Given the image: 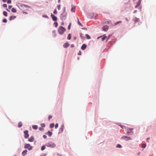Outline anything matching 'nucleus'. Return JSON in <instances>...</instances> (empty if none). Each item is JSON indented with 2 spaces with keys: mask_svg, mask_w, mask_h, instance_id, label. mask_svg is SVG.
I'll list each match as a JSON object with an SVG mask.
<instances>
[{
  "mask_svg": "<svg viewBox=\"0 0 156 156\" xmlns=\"http://www.w3.org/2000/svg\"><path fill=\"white\" fill-rule=\"evenodd\" d=\"M66 30V29L62 26L60 27L58 30L59 34L61 35H62Z\"/></svg>",
  "mask_w": 156,
  "mask_h": 156,
  "instance_id": "obj_1",
  "label": "nucleus"
},
{
  "mask_svg": "<svg viewBox=\"0 0 156 156\" xmlns=\"http://www.w3.org/2000/svg\"><path fill=\"white\" fill-rule=\"evenodd\" d=\"M45 145L48 147L51 148H54L55 146V144L51 142H49L46 143Z\"/></svg>",
  "mask_w": 156,
  "mask_h": 156,
  "instance_id": "obj_2",
  "label": "nucleus"
},
{
  "mask_svg": "<svg viewBox=\"0 0 156 156\" xmlns=\"http://www.w3.org/2000/svg\"><path fill=\"white\" fill-rule=\"evenodd\" d=\"M24 147L25 148L29 150H30L32 149V147L29 144H26Z\"/></svg>",
  "mask_w": 156,
  "mask_h": 156,
  "instance_id": "obj_3",
  "label": "nucleus"
},
{
  "mask_svg": "<svg viewBox=\"0 0 156 156\" xmlns=\"http://www.w3.org/2000/svg\"><path fill=\"white\" fill-rule=\"evenodd\" d=\"M24 138L26 139L29 136V134H28V131L27 130H25L24 131Z\"/></svg>",
  "mask_w": 156,
  "mask_h": 156,
  "instance_id": "obj_4",
  "label": "nucleus"
},
{
  "mask_svg": "<svg viewBox=\"0 0 156 156\" xmlns=\"http://www.w3.org/2000/svg\"><path fill=\"white\" fill-rule=\"evenodd\" d=\"M64 128V124H62L61 126V127L59 129V133H62L63 132Z\"/></svg>",
  "mask_w": 156,
  "mask_h": 156,
  "instance_id": "obj_5",
  "label": "nucleus"
},
{
  "mask_svg": "<svg viewBox=\"0 0 156 156\" xmlns=\"http://www.w3.org/2000/svg\"><path fill=\"white\" fill-rule=\"evenodd\" d=\"M141 0H139L136 3V5L135 6V8H136L137 7L139 6L141 3Z\"/></svg>",
  "mask_w": 156,
  "mask_h": 156,
  "instance_id": "obj_6",
  "label": "nucleus"
},
{
  "mask_svg": "<svg viewBox=\"0 0 156 156\" xmlns=\"http://www.w3.org/2000/svg\"><path fill=\"white\" fill-rule=\"evenodd\" d=\"M102 28L103 31H107L108 30V27L107 26H105L103 27Z\"/></svg>",
  "mask_w": 156,
  "mask_h": 156,
  "instance_id": "obj_7",
  "label": "nucleus"
},
{
  "mask_svg": "<svg viewBox=\"0 0 156 156\" xmlns=\"http://www.w3.org/2000/svg\"><path fill=\"white\" fill-rule=\"evenodd\" d=\"M51 16L53 20L54 21H56L57 20V17L55 16L54 15L51 14Z\"/></svg>",
  "mask_w": 156,
  "mask_h": 156,
  "instance_id": "obj_8",
  "label": "nucleus"
},
{
  "mask_svg": "<svg viewBox=\"0 0 156 156\" xmlns=\"http://www.w3.org/2000/svg\"><path fill=\"white\" fill-rule=\"evenodd\" d=\"M133 129H131L130 128H127V133L129 134L130 133H133V131H132V130Z\"/></svg>",
  "mask_w": 156,
  "mask_h": 156,
  "instance_id": "obj_9",
  "label": "nucleus"
},
{
  "mask_svg": "<svg viewBox=\"0 0 156 156\" xmlns=\"http://www.w3.org/2000/svg\"><path fill=\"white\" fill-rule=\"evenodd\" d=\"M34 140V138L33 136L30 137L28 139V141L30 142H33Z\"/></svg>",
  "mask_w": 156,
  "mask_h": 156,
  "instance_id": "obj_10",
  "label": "nucleus"
},
{
  "mask_svg": "<svg viewBox=\"0 0 156 156\" xmlns=\"http://www.w3.org/2000/svg\"><path fill=\"white\" fill-rule=\"evenodd\" d=\"M69 45V44L68 43H66L64 44L63 45V47L64 48H67Z\"/></svg>",
  "mask_w": 156,
  "mask_h": 156,
  "instance_id": "obj_11",
  "label": "nucleus"
},
{
  "mask_svg": "<svg viewBox=\"0 0 156 156\" xmlns=\"http://www.w3.org/2000/svg\"><path fill=\"white\" fill-rule=\"evenodd\" d=\"M87 47V45L85 44H83L81 48L83 50H84Z\"/></svg>",
  "mask_w": 156,
  "mask_h": 156,
  "instance_id": "obj_12",
  "label": "nucleus"
},
{
  "mask_svg": "<svg viewBox=\"0 0 156 156\" xmlns=\"http://www.w3.org/2000/svg\"><path fill=\"white\" fill-rule=\"evenodd\" d=\"M27 150H25L22 152V154L23 156H25L27 154Z\"/></svg>",
  "mask_w": 156,
  "mask_h": 156,
  "instance_id": "obj_13",
  "label": "nucleus"
},
{
  "mask_svg": "<svg viewBox=\"0 0 156 156\" xmlns=\"http://www.w3.org/2000/svg\"><path fill=\"white\" fill-rule=\"evenodd\" d=\"M122 138H125V139L126 140H131V139L130 137H129L127 136H124L122 137Z\"/></svg>",
  "mask_w": 156,
  "mask_h": 156,
  "instance_id": "obj_14",
  "label": "nucleus"
},
{
  "mask_svg": "<svg viewBox=\"0 0 156 156\" xmlns=\"http://www.w3.org/2000/svg\"><path fill=\"white\" fill-rule=\"evenodd\" d=\"M105 39H106L107 41L108 39V38L106 36H104L101 39V40L102 41H104Z\"/></svg>",
  "mask_w": 156,
  "mask_h": 156,
  "instance_id": "obj_15",
  "label": "nucleus"
},
{
  "mask_svg": "<svg viewBox=\"0 0 156 156\" xmlns=\"http://www.w3.org/2000/svg\"><path fill=\"white\" fill-rule=\"evenodd\" d=\"M16 17V16H11L9 17V20H13Z\"/></svg>",
  "mask_w": 156,
  "mask_h": 156,
  "instance_id": "obj_16",
  "label": "nucleus"
},
{
  "mask_svg": "<svg viewBox=\"0 0 156 156\" xmlns=\"http://www.w3.org/2000/svg\"><path fill=\"white\" fill-rule=\"evenodd\" d=\"M47 134H48V136H51V135H52V133L49 131H48Z\"/></svg>",
  "mask_w": 156,
  "mask_h": 156,
  "instance_id": "obj_17",
  "label": "nucleus"
},
{
  "mask_svg": "<svg viewBox=\"0 0 156 156\" xmlns=\"http://www.w3.org/2000/svg\"><path fill=\"white\" fill-rule=\"evenodd\" d=\"M11 11L13 12H16V9L14 8H12L11 9Z\"/></svg>",
  "mask_w": 156,
  "mask_h": 156,
  "instance_id": "obj_18",
  "label": "nucleus"
},
{
  "mask_svg": "<svg viewBox=\"0 0 156 156\" xmlns=\"http://www.w3.org/2000/svg\"><path fill=\"white\" fill-rule=\"evenodd\" d=\"M32 128L34 129H36L38 128V126L37 125H34L33 126Z\"/></svg>",
  "mask_w": 156,
  "mask_h": 156,
  "instance_id": "obj_19",
  "label": "nucleus"
},
{
  "mask_svg": "<svg viewBox=\"0 0 156 156\" xmlns=\"http://www.w3.org/2000/svg\"><path fill=\"white\" fill-rule=\"evenodd\" d=\"M75 7H73L71 9V11L72 12H75Z\"/></svg>",
  "mask_w": 156,
  "mask_h": 156,
  "instance_id": "obj_20",
  "label": "nucleus"
},
{
  "mask_svg": "<svg viewBox=\"0 0 156 156\" xmlns=\"http://www.w3.org/2000/svg\"><path fill=\"white\" fill-rule=\"evenodd\" d=\"M54 126V123H51L50 125V128H53Z\"/></svg>",
  "mask_w": 156,
  "mask_h": 156,
  "instance_id": "obj_21",
  "label": "nucleus"
},
{
  "mask_svg": "<svg viewBox=\"0 0 156 156\" xmlns=\"http://www.w3.org/2000/svg\"><path fill=\"white\" fill-rule=\"evenodd\" d=\"M45 147L44 145H43L41 147V150L42 151H43L45 149Z\"/></svg>",
  "mask_w": 156,
  "mask_h": 156,
  "instance_id": "obj_22",
  "label": "nucleus"
},
{
  "mask_svg": "<svg viewBox=\"0 0 156 156\" xmlns=\"http://www.w3.org/2000/svg\"><path fill=\"white\" fill-rule=\"evenodd\" d=\"M71 38V34H69L68 35V37H67V39L68 40H70Z\"/></svg>",
  "mask_w": 156,
  "mask_h": 156,
  "instance_id": "obj_23",
  "label": "nucleus"
},
{
  "mask_svg": "<svg viewBox=\"0 0 156 156\" xmlns=\"http://www.w3.org/2000/svg\"><path fill=\"white\" fill-rule=\"evenodd\" d=\"M3 14L5 16H7L8 13L6 11H4L3 12Z\"/></svg>",
  "mask_w": 156,
  "mask_h": 156,
  "instance_id": "obj_24",
  "label": "nucleus"
},
{
  "mask_svg": "<svg viewBox=\"0 0 156 156\" xmlns=\"http://www.w3.org/2000/svg\"><path fill=\"white\" fill-rule=\"evenodd\" d=\"M77 20H78V24L80 26H83V25L82 24L80 23V22L79 20V19L78 18H77Z\"/></svg>",
  "mask_w": 156,
  "mask_h": 156,
  "instance_id": "obj_25",
  "label": "nucleus"
},
{
  "mask_svg": "<svg viewBox=\"0 0 156 156\" xmlns=\"http://www.w3.org/2000/svg\"><path fill=\"white\" fill-rule=\"evenodd\" d=\"M22 126V123L21 122H19L18 124V127L19 128H20Z\"/></svg>",
  "mask_w": 156,
  "mask_h": 156,
  "instance_id": "obj_26",
  "label": "nucleus"
},
{
  "mask_svg": "<svg viewBox=\"0 0 156 156\" xmlns=\"http://www.w3.org/2000/svg\"><path fill=\"white\" fill-rule=\"evenodd\" d=\"M142 147L143 148H145L146 147V144H142Z\"/></svg>",
  "mask_w": 156,
  "mask_h": 156,
  "instance_id": "obj_27",
  "label": "nucleus"
},
{
  "mask_svg": "<svg viewBox=\"0 0 156 156\" xmlns=\"http://www.w3.org/2000/svg\"><path fill=\"white\" fill-rule=\"evenodd\" d=\"M85 36H86V37L87 38V39H90V37L87 34H86Z\"/></svg>",
  "mask_w": 156,
  "mask_h": 156,
  "instance_id": "obj_28",
  "label": "nucleus"
},
{
  "mask_svg": "<svg viewBox=\"0 0 156 156\" xmlns=\"http://www.w3.org/2000/svg\"><path fill=\"white\" fill-rule=\"evenodd\" d=\"M7 22V20L5 19H4L2 20V22L3 23H6Z\"/></svg>",
  "mask_w": 156,
  "mask_h": 156,
  "instance_id": "obj_29",
  "label": "nucleus"
},
{
  "mask_svg": "<svg viewBox=\"0 0 156 156\" xmlns=\"http://www.w3.org/2000/svg\"><path fill=\"white\" fill-rule=\"evenodd\" d=\"M116 147H119V148H121L122 147V146L119 144H118L116 146Z\"/></svg>",
  "mask_w": 156,
  "mask_h": 156,
  "instance_id": "obj_30",
  "label": "nucleus"
},
{
  "mask_svg": "<svg viewBox=\"0 0 156 156\" xmlns=\"http://www.w3.org/2000/svg\"><path fill=\"white\" fill-rule=\"evenodd\" d=\"M53 13L54 14H57V10H56V9H55L54 11V12H53Z\"/></svg>",
  "mask_w": 156,
  "mask_h": 156,
  "instance_id": "obj_31",
  "label": "nucleus"
},
{
  "mask_svg": "<svg viewBox=\"0 0 156 156\" xmlns=\"http://www.w3.org/2000/svg\"><path fill=\"white\" fill-rule=\"evenodd\" d=\"M54 24L55 25V27H57L58 26V23L57 22H55L54 23Z\"/></svg>",
  "mask_w": 156,
  "mask_h": 156,
  "instance_id": "obj_32",
  "label": "nucleus"
},
{
  "mask_svg": "<svg viewBox=\"0 0 156 156\" xmlns=\"http://www.w3.org/2000/svg\"><path fill=\"white\" fill-rule=\"evenodd\" d=\"M58 123H56L55 124V128L57 129L58 127Z\"/></svg>",
  "mask_w": 156,
  "mask_h": 156,
  "instance_id": "obj_33",
  "label": "nucleus"
},
{
  "mask_svg": "<svg viewBox=\"0 0 156 156\" xmlns=\"http://www.w3.org/2000/svg\"><path fill=\"white\" fill-rule=\"evenodd\" d=\"M7 3L8 4H10L11 3V0H8L7 1Z\"/></svg>",
  "mask_w": 156,
  "mask_h": 156,
  "instance_id": "obj_34",
  "label": "nucleus"
},
{
  "mask_svg": "<svg viewBox=\"0 0 156 156\" xmlns=\"http://www.w3.org/2000/svg\"><path fill=\"white\" fill-rule=\"evenodd\" d=\"M71 23H70L69 25L68 26V29L69 30H70V27H71Z\"/></svg>",
  "mask_w": 156,
  "mask_h": 156,
  "instance_id": "obj_35",
  "label": "nucleus"
},
{
  "mask_svg": "<svg viewBox=\"0 0 156 156\" xmlns=\"http://www.w3.org/2000/svg\"><path fill=\"white\" fill-rule=\"evenodd\" d=\"M41 126L42 127H44L45 126V125L44 123H42V124H41Z\"/></svg>",
  "mask_w": 156,
  "mask_h": 156,
  "instance_id": "obj_36",
  "label": "nucleus"
},
{
  "mask_svg": "<svg viewBox=\"0 0 156 156\" xmlns=\"http://www.w3.org/2000/svg\"><path fill=\"white\" fill-rule=\"evenodd\" d=\"M42 16H43V17H44L45 18H48V16L46 15H43Z\"/></svg>",
  "mask_w": 156,
  "mask_h": 156,
  "instance_id": "obj_37",
  "label": "nucleus"
},
{
  "mask_svg": "<svg viewBox=\"0 0 156 156\" xmlns=\"http://www.w3.org/2000/svg\"><path fill=\"white\" fill-rule=\"evenodd\" d=\"M121 22H122L121 21H119L115 23V25H117V24H118V23H121Z\"/></svg>",
  "mask_w": 156,
  "mask_h": 156,
  "instance_id": "obj_38",
  "label": "nucleus"
},
{
  "mask_svg": "<svg viewBox=\"0 0 156 156\" xmlns=\"http://www.w3.org/2000/svg\"><path fill=\"white\" fill-rule=\"evenodd\" d=\"M57 7L58 9L59 10L60 9V5H58L57 6Z\"/></svg>",
  "mask_w": 156,
  "mask_h": 156,
  "instance_id": "obj_39",
  "label": "nucleus"
},
{
  "mask_svg": "<svg viewBox=\"0 0 156 156\" xmlns=\"http://www.w3.org/2000/svg\"><path fill=\"white\" fill-rule=\"evenodd\" d=\"M3 7H7V5L5 4H3Z\"/></svg>",
  "mask_w": 156,
  "mask_h": 156,
  "instance_id": "obj_40",
  "label": "nucleus"
},
{
  "mask_svg": "<svg viewBox=\"0 0 156 156\" xmlns=\"http://www.w3.org/2000/svg\"><path fill=\"white\" fill-rule=\"evenodd\" d=\"M52 117V116L51 115H49L48 117V120H50L51 119Z\"/></svg>",
  "mask_w": 156,
  "mask_h": 156,
  "instance_id": "obj_41",
  "label": "nucleus"
},
{
  "mask_svg": "<svg viewBox=\"0 0 156 156\" xmlns=\"http://www.w3.org/2000/svg\"><path fill=\"white\" fill-rule=\"evenodd\" d=\"M43 137L44 139H46L47 138V136L45 135H44L43 136Z\"/></svg>",
  "mask_w": 156,
  "mask_h": 156,
  "instance_id": "obj_42",
  "label": "nucleus"
},
{
  "mask_svg": "<svg viewBox=\"0 0 156 156\" xmlns=\"http://www.w3.org/2000/svg\"><path fill=\"white\" fill-rule=\"evenodd\" d=\"M39 129L41 131H42V130H44V129L43 128L40 127L39 128Z\"/></svg>",
  "mask_w": 156,
  "mask_h": 156,
  "instance_id": "obj_43",
  "label": "nucleus"
},
{
  "mask_svg": "<svg viewBox=\"0 0 156 156\" xmlns=\"http://www.w3.org/2000/svg\"><path fill=\"white\" fill-rule=\"evenodd\" d=\"M24 7H26V8H29V7L27 5H24Z\"/></svg>",
  "mask_w": 156,
  "mask_h": 156,
  "instance_id": "obj_44",
  "label": "nucleus"
},
{
  "mask_svg": "<svg viewBox=\"0 0 156 156\" xmlns=\"http://www.w3.org/2000/svg\"><path fill=\"white\" fill-rule=\"evenodd\" d=\"M12 5H9V6L8 8L9 9H11V8H12Z\"/></svg>",
  "mask_w": 156,
  "mask_h": 156,
  "instance_id": "obj_45",
  "label": "nucleus"
},
{
  "mask_svg": "<svg viewBox=\"0 0 156 156\" xmlns=\"http://www.w3.org/2000/svg\"><path fill=\"white\" fill-rule=\"evenodd\" d=\"M78 54L79 55H81V52L80 51V52Z\"/></svg>",
  "mask_w": 156,
  "mask_h": 156,
  "instance_id": "obj_46",
  "label": "nucleus"
},
{
  "mask_svg": "<svg viewBox=\"0 0 156 156\" xmlns=\"http://www.w3.org/2000/svg\"><path fill=\"white\" fill-rule=\"evenodd\" d=\"M150 139V138H148L147 139V141L148 142V140L149 139Z\"/></svg>",
  "mask_w": 156,
  "mask_h": 156,
  "instance_id": "obj_47",
  "label": "nucleus"
},
{
  "mask_svg": "<svg viewBox=\"0 0 156 156\" xmlns=\"http://www.w3.org/2000/svg\"><path fill=\"white\" fill-rule=\"evenodd\" d=\"M3 2H5L7 0H2Z\"/></svg>",
  "mask_w": 156,
  "mask_h": 156,
  "instance_id": "obj_48",
  "label": "nucleus"
},
{
  "mask_svg": "<svg viewBox=\"0 0 156 156\" xmlns=\"http://www.w3.org/2000/svg\"><path fill=\"white\" fill-rule=\"evenodd\" d=\"M53 33V34H55V31H53V32H52Z\"/></svg>",
  "mask_w": 156,
  "mask_h": 156,
  "instance_id": "obj_49",
  "label": "nucleus"
},
{
  "mask_svg": "<svg viewBox=\"0 0 156 156\" xmlns=\"http://www.w3.org/2000/svg\"><path fill=\"white\" fill-rule=\"evenodd\" d=\"M74 47V45H73V44H72V45H71V47Z\"/></svg>",
  "mask_w": 156,
  "mask_h": 156,
  "instance_id": "obj_50",
  "label": "nucleus"
},
{
  "mask_svg": "<svg viewBox=\"0 0 156 156\" xmlns=\"http://www.w3.org/2000/svg\"><path fill=\"white\" fill-rule=\"evenodd\" d=\"M6 10L7 11H9V10L7 9H6Z\"/></svg>",
  "mask_w": 156,
  "mask_h": 156,
  "instance_id": "obj_51",
  "label": "nucleus"
},
{
  "mask_svg": "<svg viewBox=\"0 0 156 156\" xmlns=\"http://www.w3.org/2000/svg\"><path fill=\"white\" fill-rule=\"evenodd\" d=\"M126 20L127 21H128V20L127 19V18H126Z\"/></svg>",
  "mask_w": 156,
  "mask_h": 156,
  "instance_id": "obj_52",
  "label": "nucleus"
},
{
  "mask_svg": "<svg viewBox=\"0 0 156 156\" xmlns=\"http://www.w3.org/2000/svg\"><path fill=\"white\" fill-rule=\"evenodd\" d=\"M60 0H58V2L59 3L60 2Z\"/></svg>",
  "mask_w": 156,
  "mask_h": 156,
  "instance_id": "obj_53",
  "label": "nucleus"
},
{
  "mask_svg": "<svg viewBox=\"0 0 156 156\" xmlns=\"http://www.w3.org/2000/svg\"><path fill=\"white\" fill-rule=\"evenodd\" d=\"M120 126L121 127H122V128H123V126Z\"/></svg>",
  "mask_w": 156,
  "mask_h": 156,
  "instance_id": "obj_54",
  "label": "nucleus"
},
{
  "mask_svg": "<svg viewBox=\"0 0 156 156\" xmlns=\"http://www.w3.org/2000/svg\"><path fill=\"white\" fill-rule=\"evenodd\" d=\"M136 20H137V21H138V20H139V19H136Z\"/></svg>",
  "mask_w": 156,
  "mask_h": 156,
  "instance_id": "obj_55",
  "label": "nucleus"
},
{
  "mask_svg": "<svg viewBox=\"0 0 156 156\" xmlns=\"http://www.w3.org/2000/svg\"><path fill=\"white\" fill-rule=\"evenodd\" d=\"M23 13H26V12H23Z\"/></svg>",
  "mask_w": 156,
  "mask_h": 156,
  "instance_id": "obj_56",
  "label": "nucleus"
},
{
  "mask_svg": "<svg viewBox=\"0 0 156 156\" xmlns=\"http://www.w3.org/2000/svg\"><path fill=\"white\" fill-rule=\"evenodd\" d=\"M76 39V37H75L74 38V39Z\"/></svg>",
  "mask_w": 156,
  "mask_h": 156,
  "instance_id": "obj_57",
  "label": "nucleus"
},
{
  "mask_svg": "<svg viewBox=\"0 0 156 156\" xmlns=\"http://www.w3.org/2000/svg\"><path fill=\"white\" fill-rule=\"evenodd\" d=\"M136 10L134 11V12H136Z\"/></svg>",
  "mask_w": 156,
  "mask_h": 156,
  "instance_id": "obj_58",
  "label": "nucleus"
},
{
  "mask_svg": "<svg viewBox=\"0 0 156 156\" xmlns=\"http://www.w3.org/2000/svg\"><path fill=\"white\" fill-rule=\"evenodd\" d=\"M136 10L134 11V12H136Z\"/></svg>",
  "mask_w": 156,
  "mask_h": 156,
  "instance_id": "obj_59",
  "label": "nucleus"
}]
</instances>
